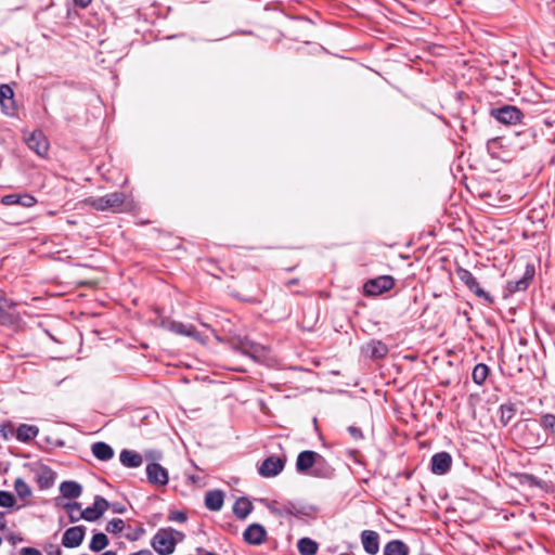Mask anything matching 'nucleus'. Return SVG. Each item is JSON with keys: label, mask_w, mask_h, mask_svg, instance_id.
I'll return each instance as SVG.
<instances>
[{"label": "nucleus", "mask_w": 555, "mask_h": 555, "mask_svg": "<svg viewBox=\"0 0 555 555\" xmlns=\"http://www.w3.org/2000/svg\"><path fill=\"white\" fill-rule=\"evenodd\" d=\"M516 409L515 405L512 403L502 404L500 406V421L501 423L506 426L512 418L515 416Z\"/></svg>", "instance_id": "72a5a7b5"}, {"label": "nucleus", "mask_w": 555, "mask_h": 555, "mask_svg": "<svg viewBox=\"0 0 555 555\" xmlns=\"http://www.w3.org/2000/svg\"><path fill=\"white\" fill-rule=\"evenodd\" d=\"M15 504V498L8 491H0V506L12 507Z\"/></svg>", "instance_id": "58836bf2"}, {"label": "nucleus", "mask_w": 555, "mask_h": 555, "mask_svg": "<svg viewBox=\"0 0 555 555\" xmlns=\"http://www.w3.org/2000/svg\"><path fill=\"white\" fill-rule=\"evenodd\" d=\"M91 451L94 457L104 462L109 461L114 456L113 448L103 441L94 442L91 446Z\"/></svg>", "instance_id": "a878e982"}, {"label": "nucleus", "mask_w": 555, "mask_h": 555, "mask_svg": "<svg viewBox=\"0 0 555 555\" xmlns=\"http://www.w3.org/2000/svg\"><path fill=\"white\" fill-rule=\"evenodd\" d=\"M199 323H201L203 326H205V327H207V328H210V326H209L208 324H206L205 322L199 321Z\"/></svg>", "instance_id": "5fc2aeb1"}, {"label": "nucleus", "mask_w": 555, "mask_h": 555, "mask_svg": "<svg viewBox=\"0 0 555 555\" xmlns=\"http://www.w3.org/2000/svg\"><path fill=\"white\" fill-rule=\"evenodd\" d=\"M125 528V521L120 518H114L106 525V531L113 534L121 532Z\"/></svg>", "instance_id": "4c0bfd02"}, {"label": "nucleus", "mask_w": 555, "mask_h": 555, "mask_svg": "<svg viewBox=\"0 0 555 555\" xmlns=\"http://www.w3.org/2000/svg\"><path fill=\"white\" fill-rule=\"evenodd\" d=\"M268 508H269L272 513H274V514H276V515H281V512H280V511H279V509L273 505V503L268 504Z\"/></svg>", "instance_id": "8fccbe9b"}, {"label": "nucleus", "mask_w": 555, "mask_h": 555, "mask_svg": "<svg viewBox=\"0 0 555 555\" xmlns=\"http://www.w3.org/2000/svg\"><path fill=\"white\" fill-rule=\"evenodd\" d=\"M224 502V494L221 490H211L205 494V506L212 512H218L222 508Z\"/></svg>", "instance_id": "b1692460"}, {"label": "nucleus", "mask_w": 555, "mask_h": 555, "mask_svg": "<svg viewBox=\"0 0 555 555\" xmlns=\"http://www.w3.org/2000/svg\"><path fill=\"white\" fill-rule=\"evenodd\" d=\"M409 546L401 540H391L385 546L383 555H409Z\"/></svg>", "instance_id": "bb28decb"}, {"label": "nucleus", "mask_w": 555, "mask_h": 555, "mask_svg": "<svg viewBox=\"0 0 555 555\" xmlns=\"http://www.w3.org/2000/svg\"><path fill=\"white\" fill-rule=\"evenodd\" d=\"M452 464V457L448 452H439L431 457V472L437 475H443L449 472Z\"/></svg>", "instance_id": "6ab92c4d"}, {"label": "nucleus", "mask_w": 555, "mask_h": 555, "mask_svg": "<svg viewBox=\"0 0 555 555\" xmlns=\"http://www.w3.org/2000/svg\"><path fill=\"white\" fill-rule=\"evenodd\" d=\"M522 442L526 449L538 450L547 442V437L542 434L540 426L529 423L525 426Z\"/></svg>", "instance_id": "39448f33"}, {"label": "nucleus", "mask_w": 555, "mask_h": 555, "mask_svg": "<svg viewBox=\"0 0 555 555\" xmlns=\"http://www.w3.org/2000/svg\"><path fill=\"white\" fill-rule=\"evenodd\" d=\"M285 466V460L279 456L267 457L258 468L260 476L264 478H271L278 476Z\"/></svg>", "instance_id": "6e6552de"}, {"label": "nucleus", "mask_w": 555, "mask_h": 555, "mask_svg": "<svg viewBox=\"0 0 555 555\" xmlns=\"http://www.w3.org/2000/svg\"><path fill=\"white\" fill-rule=\"evenodd\" d=\"M39 429L35 425L22 424L16 429V439L22 442H27L37 437Z\"/></svg>", "instance_id": "c756f323"}, {"label": "nucleus", "mask_w": 555, "mask_h": 555, "mask_svg": "<svg viewBox=\"0 0 555 555\" xmlns=\"http://www.w3.org/2000/svg\"><path fill=\"white\" fill-rule=\"evenodd\" d=\"M120 463L128 468H137L140 467L143 463V459L141 454L131 450H122L119 454Z\"/></svg>", "instance_id": "393cba45"}, {"label": "nucleus", "mask_w": 555, "mask_h": 555, "mask_svg": "<svg viewBox=\"0 0 555 555\" xmlns=\"http://www.w3.org/2000/svg\"><path fill=\"white\" fill-rule=\"evenodd\" d=\"M15 304L5 297L0 291V322L3 325L14 324L18 317L14 311Z\"/></svg>", "instance_id": "f8f14e48"}, {"label": "nucleus", "mask_w": 555, "mask_h": 555, "mask_svg": "<svg viewBox=\"0 0 555 555\" xmlns=\"http://www.w3.org/2000/svg\"><path fill=\"white\" fill-rule=\"evenodd\" d=\"M267 531L263 526L259 524L249 525L243 532L244 541L251 545H260L264 542Z\"/></svg>", "instance_id": "2eb2a0df"}, {"label": "nucleus", "mask_w": 555, "mask_h": 555, "mask_svg": "<svg viewBox=\"0 0 555 555\" xmlns=\"http://www.w3.org/2000/svg\"><path fill=\"white\" fill-rule=\"evenodd\" d=\"M14 490L21 499H26L31 495V489L28 483L22 479L16 478L14 481Z\"/></svg>", "instance_id": "c9c22d12"}, {"label": "nucleus", "mask_w": 555, "mask_h": 555, "mask_svg": "<svg viewBox=\"0 0 555 555\" xmlns=\"http://www.w3.org/2000/svg\"><path fill=\"white\" fill-rule=\"evenodd\" d=\"M188 516L182 511H170L168 514L169 521L184 522L186 521Z\"/></svg>", "instance_id": "ea45409f"}, {"label": "nucleus", "mask_w": 555, "mask_h": 555, "mask_svg": "<svg viewBox=\"0 0 555 555\" xmlns=\"http://www.w3.org/2000/svg\"><path fill=\"white\" fill-rule=\"evenodd\" d=\"M361 542L364 551L370 555H375L379 551V534L373 530H364L361 533Z\"/></svg>", "instance_id": "412c9836"}, {"label": "nucleus", "mask_w": 555, "mask_h": 555, "mask_svg": "<svg viewBox=\"0 0 555 555\" xmlns=\"http://www.w3.org/2000/svg\"><path fill=\"white\" fill-rule=\"evenodd\" d=\"M489 366L485 363H478L475 365L474 370H473V373H472V378H473V382L477 385H482L488 375H489Z\"/></svg>", "instance_id": "2f4dec72"}, {"label": "nucleus", "mask_w": 555, "mask_h": 555, "mask_svg": "<svg viewBox=\"0 0 555 555\" xmlns=\"http://www.w3.org/2000/svg\"><path fill=\"white\" fill-rule=\"evenodd\" d=\"M253 511L251 502L246 498H240L233 505V513L240 519H245Z\"/></svg>", "instance_id": "c85d7f7f"}, {"label": "nucleus", "mask_w": 555, "mask_h": 555, "mask_svg": "<svg viewBox=\"0 0 555 555\" xmlns=\"http://www.w3.org/2000/svg\"><path fill=\"white\" fill-rule=\"evenodd\" d=\"M238 349L243 354L250 357L255 361H259L266 357V348L248 339L242 340Z\"/></svg>", "instance_id": "5701e85b"}, {"label": "nucleus", "mask_w": 555, "mask_h": 555, "mask_svg": "<svg viewBox=\"0 0 555 555\" xmlns=\"http://www.w3.org/2000/svg\"><path fill=\"white\" fill-rule=\"evenodd\" d=\"M204 555H217V554H215V553H212V552H205V554H204Z\"/></svg>", "instance_id": "6e6d98bb"}, {"label": "nucleus", "mask_w": 555, "mask_h": 555, "mask_svg": "<svg viewBox=\"0 0 555 555\" xmlns=\"http://www.w3.org/2000/svg\"><path fill=\"white\" fill-rule=\"evenodd\" d=\"M102 555H117L114 551H106Z\"/></svg>", "instance_id": "864d4df0"}, {"label": "nucleus", "mask_w": 555, "mask_h": 555, "mask_svg": "<svg viewBox=\"0 0 555 555\" xmlns=\"http://www.w3.org/2000/svg\"><path fill=\"white\" fill-rule=\"evenodd\" d=\"M13 434V428L10 425H1L0 426V436L4 439H8L10 435Z\"/></svg>", "instance_id": "c03bdc74"}, {"label": "nucleus", "mask_w": 555, "mask_h": 555, "mask_svg": "<svg viewBox=\"0 0 555 555\" xmlns=\"http://www.w3.org/2000/svg\"><path fill=\"white\" fill-rule=\"evenodd\" d=\"M62 554V550L60 547H56L55 551H53V553H49V555H61Z\"/></svg>", "instance_id": "603ef678"}, {"label": "nucleus", "mask_w": 555, "mask_h": 555, "mask_svg": "<svg viewBox=\"0 0 555 555\" xmlns=\"http://www.w3.org/2000/svg\"><path fill=\"white\" fill-rule=\"evenodd\" d=\"M146 476L149 482L155 486H166L169 481L167 469L156 462L146 465Z\"/></svg>", "instance_id": "9d476101"}, {"label": "nucleus", "mask_w": 555, "mask_h": 555, "mask_svg": "<svg viewBox=\"0 0 555 555\" xmlns=\"http://www.w3.org/2000/svg\"><path fill=\"white\" fill-rule=\"evenodd\" d=\"M522 482L527 483L530 487H541L542 483V481L538 477L529 474H525L522 476Z\"/></svg>", "instance_id": "a19ab883"}, {"label": "nucleus", "mask_w": 555, "mask_h": 555, "mask_svg": "<svg viewBox=\"0 0 555 555\" xmlns=\"http://www.w3.org/2000/svg\"><path fill=\"white\" fill-rule=\"evenodd\" d=\"M113 511H114L115 513H120V514H121V513H124V512H125V507L114 505Z\"/></svg>", "instance_id": "3c124183"}, {"label": "nucleus", "mask_w": 555, "mask_h": 555, "mask_svg": "<svg viewBox=\"0 0 555 555\" xmlns=\"http://www.w3.org/2000/svg\"><path fill=\"white\" fill-rule=\"evenodd\" d=\"M126 201L124 192H112L103 196H91L86 204L99 211L119 212Z\"/></svg>", "instance_id": "f03ea898"}, {"label": "nucleus", "mask_w": 555, "mask_h": 555, "mask_svg": "<svg viewBox=\"0 0 555 555\" xmlns=\"http://www.w3.org/2000/svg\"><path fill=\"white\" fill-rule=\"evenodd\" d=\"M86 535L83 526H75L66 529L62 538V544L67 548L78 547Z\"/></svg>", "instance_id": "ddd939ff"}, {"label": "nucleus", "mask_w": 555, "mask_h": 555, "mask_svg": "<svg viewBox=\"0 0 555 555\" xmlns=\"http://www.w3.org/2000/svg\"><path fill=\"white\" fill-rule=\"evenodd\" d=\"M348 431L349 434L351 435V437L356 440H359V439H362L363 438V434L361 431L360 428L358 427H354V426H349L348 427Z\"/></svg>", "instance_id": "79ce46f5"}, {"label": "nucleus", "mask_w": 555, "mask_h": 555, "mask_svg": "<svg viewBox=\"0 0 555 555\" xmlns=\"http://www.w3.org/2000/svg\"><path fill=\"white\" fill-rule=\"evenodd\" d=\"M456 274L457 278L465 284V286L477 297L482 298L489 305L493 304V297L480 287L477 279L469 270L460 268L457 269Z\"/></svg>", "instance_id": "20e7f679"}, {"label": "nucleus", "mask_w": 555, "mask_h": 555, "mask_svg": "<svg viewBox=\"0 0 555 555\" xmlns=\"http://www.w3.org/2000/svg\"><path fill=\"white\" fill-rule=\"evenodd\" d=\"M27 146L39 156H46L49 150V142L41 130H35L24 137Z\"/></svg>", "instance_id": "0eeeda50"}, {"label": "nucleus", "mask_w": 555, "mask_h": 555, "mask_svg": "<svg viewBox=\"0 0 555 555\" xmlns=\"http://www.w3.org/2000/svg\"><path fill=\"white\" fill-rule=\"evenodd\" d=\"M0 105L4 114L13 116L15 113L14 91L9 85L0 86Z\"/></svg>", "instance_id": "a211bd4d"}, {"label": "nucleus", "mask_w": 555, "mask_h": 555, "mask_svg": "<svg viewBox=\"0 0 555 555\" xmlns=\"http://www.w3.org/2000/svg\"><path fill=\"white\" fill-rule=\"evenodd\" d=\"M362 351L372 359H383L388 354V347L378 339H372L363 348Z\"/></svg>", "instance_id": "4be33fe9"}, {"label": "nucleus", "mask_w": 555, "mask_h": 555, "mask_svg": "<svg viewBox=\"0 0 555 555\" xmlns=\"http://www.w3.org/2000/svg\"><path fill=\"white\" fill-rule=\"evenodd\" d=\"M169 330L175 334L191 337L202 344H206L208 340V337L201 334L192 324L173 321L169 324Z\"/></svg>", "instance_id": "1a4fd4ad"}, {"label": "nucleus", "mask_w": 555, "mask_h": 555, "mask_svg": "<svg viewBox=\"0 0 555 555\" xmlns=\"http://www.w3.org/2000/svg\"><path fill=\"white\" fill-rule=\"evenodd\" d=\"M108 502L103 496H95L93 505L85 508L80 516L87 521H95L98 520L104 512L108 508Z\"/></svg>", "instance_id": "9b49d317"}, {"label": "nucleus", "mask_w": 555, "mask_h": 555, "mask_svg": "<svg viewBox=\"0 0 555 555\" xmlns=\"http://www.w3.org/2000/svg\"><path fill=\"white\" fill-rule=\"evenodd\" d=\"M395 286V279L391 275H380L367 280L363 285L365 296L373 297L390 291Z\"/></svg>", "instance_id": "7ed1b4c3"}, {"label": "nucleus", "mask_w": 555, "mask_h": 555, "mask_svg": "<svg viewBox=\"0 0 555 555\" xmlns=\"http://www.w3.org/2000/svg\"><path fill=\"white\" fill-rule=\"evenodd\" d=\"M92 0H74L75 4L80 8H87Z\"/></svg>", "instance_id": "49530a36"}, {"label": "nucleus", "mask_w": 555, "mask_h": 555, "mask_svg": "<svg viewBox=\"0 0 555 555\" xmlns=\"http://www.w3.org/2000/svg\"><path fill=\"white\" fill-rule=\"evenodd\" d=\"M108 545V539L103 532L93 534L89 548L93 552H100Z\"/></svg>", "instance_id": "473e14b6"}, {"label": "nucleus", "mask_w": 555, "mask_h": 555, "mask_svg": "<svg viewBox=\"0 0 555 555\" xmlns=\"http://www.w3.org/2000/svg\"><path fill=\"white\" fill-rule=\"evenodd\" d=\"M534 276V268L532 266H527L524 275L516 280L509 281L507 284V289L509 293H517L526 291Z\"/></svg>", "instance_id": "aec40b11"}, {"label": "nucleus", "mask_w": 555, "mask_h": 555, "mask_svg": "<svg viewBox=\"0 0 555 555\" xmlns=\"http://www.w3.org/2000/svg\"><path fill=\"white\" fill-rule=\"evenodd\" d=\"M7 527V521L4 518V514L0 512V530H4Z\"/></svg>", "instance_id": "de8ad7c7"}, {"label": "nucleus", "mask_w": 555, "mask_h": 555, "mask_svg": "<svg viewBox=\"0 0 555 555\" xmlns=\"http://www.w3.org/2000/svg\"><path fill=\"white\" fill-rule=\"evenodd\" d=\"M310 475L315 478L331 479L335 475V468L324 456L318 453L315 465L310 472Z\"/></svg>", "instance_id": "f3484780"}, {"label": "nucleus", "mask_w": 555, "mask_h": 555, "mask_svg": "<svg viewBox=\"0 0 555 555\" xmlns=\"http://www.w3.org/2000/svg\"><path fill=\"white\" fill-rule=\"evenodd\" d=\"M64 508L66 509V512L68 514L70 522H76L82 518V516H80V513L82 511H81V505L79 503H77V502L66 503L64 505Z\"/></svg>", "instance_id": "f704fd0d"}, {"label": "nucleus", "mask_w": 555, "mask_h": 555, "mask_svg": "<svg viewBox=\"0 0 555 555\" xmlns=\"http://www.w3.org/2000/svg\"><path fill=\"white\" fill-rule=\"evenodd\" d=\"M318 456V452L305 450L301 451L296 460V470L299 474H309L315 465V459Z\"/></svg>", "instance_id": "4468645a"}, {"label": "nucleus", "mask_w": 555, "mask_h": 555, "mask_svg": "<svg viewBox=\"0 0 555 555\" xmlns=\"http://www.w3.org/2000/svg\"><path fill=\"white\" fill-rule=\"evenodd\" d=\"M60 491L64 498L77 499L81 495L82 488L77 481H63L60 486Z\"/></svg>", "instance_id": "cd10ccee"}, {"label": "nucleus", "mask_w": 555, "mask_h": 555, "mask_svg": "<svg viewBox=\"0 0 555 555\" xmlns=\"http://www.w3.org/2000/svg\"><path fill=\"white\" fill-rule=\"evenodd\" d=\"M143 533H144V529L143 528H139V529H137V531H134L133 535H127V539L131 540V541H134V540H137Z\"/></svg>", "instance_id": "a18cd8bd"}, {"label": "nucleus", "mask_w": 555, "mask_h": 555, "mask_svg": "<svg viewBox=\"0 0 555 555\" xmlns=\"http://www.w3.org/2000/svg\"><path fill=\"white\" fill-rule=\"evenodd\" d=\"M20 554L21 555H42V553L39 550H37L35 547H29V546L21 548Z\"/></svg>", "instance_id": "37998d69"}, {"label": "nucleus", "mask_w": 555, "mask_h": 555, "mask_svg": "<svg viewBox=\"0 0 555 555\" xmlns=\"http://www.w3.org/2000/svg\"><path fill=\"white\" fill-rule=\"evenodd\" d=\"M184 534L171 527L159 529L151 540V545L159 555H170L176 545L182 542Z\"/></svg>", "instance_id": "f257e3e1"}, {"label": "nucleus", "mask_w": 555, "mask_h": 555, "mask_svg": "<svg viewBox=\"0 0 555 555\" xmlns=\"http://www.w3.org/2000/svg\"><path fill=\"white\" fill-rule=\"evenodd\" d=\"M540 426L555 434V415L551 413L542 414L540 417Z\"/></svg>", "instance_id": "e433bc0d"}, {"label": "nucleus", "mask_w": 555, "mask_h": 555, "mask_svg": "<svg viewBox=\"0 0 555 555\" xmlns=\"http://www.w3.org/2000/svg\"><path fill=\"white\" fill-rule=\"evenodd\" d=\"M1 204L5 205V206L20 205V206L29 208L37 204V199L35 198V196H33L31 194H28V193H24V194L12 193V194H7V195L2 196Z\"/></svg>", "instance_id": "dca6fc26"}, {"label": "nucleus", "mask_w": 555, "mask_h": 555, "mask_svg": "<svg viewBox=\"0 0 555 555\" xmlns=\"http://www.w3.org/2000/svg\"><path fill=\"white\" fill-rule=\"evenodd\" d=\"M491 116L504 125L520 124L524 118V113L516 106L504 105L499 108L491 109Z\"/></svg>", "instance_id": "423d86ee"}, {"label": "nucleus", "mask_w": 555, "mask_h": 555, "mask_svg": "<svg viewBox=\"0 0 555 555\" xmlns=\"http://www.w3.org/2000/svg\"><path fill=\"white\" fill-rule=\"evenodd\" d=\"M300 555H315L318 543L310 538H301L297 543Z\"/></svg>", "instance_id": "7c9ffc66"}, {"label": "nucleus", "mask_w": 555, "mask_h": 555, "mask_svg": "<svg viewBox=\"0 0 555 555\" xmlns=\"http://www.w3.org/2000/svg\"><path fill=\"white\" fill-rule=\"evenodd\" d=\"M131 555H153V553L149 548L140 550Z\"/></svg>", "instance_id": "09e8293b"}]
</instances>
